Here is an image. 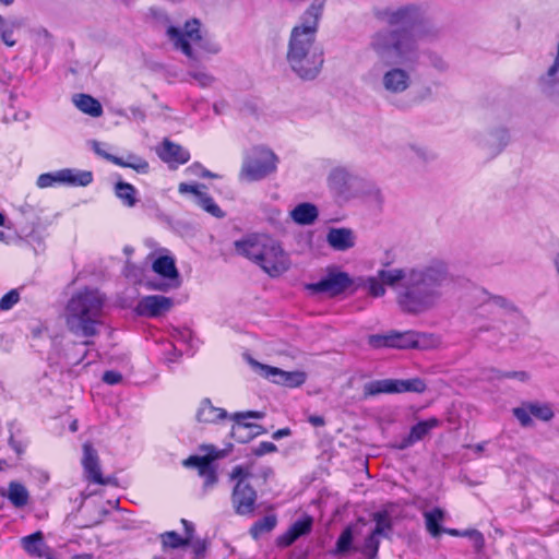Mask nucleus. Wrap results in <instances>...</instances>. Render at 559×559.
I'll return each instance as SVG.
<instances>
[{
  "instance_id": "aec40b11",
  "label": "nucleus",
  "mask_w": 559,
  "mask_h": 559,
  "mask_svg": "<svg viewBox=\"0 0 559 559\" xmlns=\"http://www.w3.org/2000/svg\"><path fill=\"white\" fill-rule=\"evenodd\" d=\"M24 26L21 17L0 15V39L7 47H14L17 44L19 35Z\"/></svg>"
},
{
  "instance_id": "ddd939ff",
  "label": "nucleus",
  "mask_w": 559,
  "mask_h": 559,
  "mask_svg": "<svg viewBox=\"0 0 559 559\" xmlns=\"http://www.w3.org/2000/svg\"><path fill=\"white\" fill-rule=\"evenodd\" d=\"M426 390L425 382L419 378L413 379H384L366 383L364 386L365 396H372L380 393H423Z\"/></svg>"
},
{
  "instance_id": "338daca9",
  "label": "nucleus",
  "mask_w": 559,
  "mask_h": 559,
  "mask_svg": "<svg viewBox=\"0 0 559 559\" xmlns=\"http://www.w3.org/2000/svg\"><path fill=\"white\" fill-rule=\"evenodd\" d=\"M202 177L216 178V177H217V175L212 174V173H211V171H209V170H202Z\"/></svg>"
},
{
  "instance_id": "a18cd8bd",
  "label": "nucleus",
  "mask_w": 559,
  "mask_h": 559,
  "mask_svg": "<svg viewBox=\"0 0 559 559\" xmlns=\"http://www.w3.org/2000/svg\"><path fill=\"white\" fill-rule=\"evenodd\" d=\"M461 536H466V537L471 538L473 540L476 549H480L484 546V536L481 533H479L476 530H469V531L462 532Z\"/></svg>"
},
{
  "instance_id": "7c9ffc66",
  "label": "nucleus",
  "mask_w": 559,
  "mask_h": 559,
  "mask_svg": "<svg viewBox=\"0 0 559 559\" xmlns=\"http://www.w3.org/2000/svg\"><path fill=\"white\" fill-rule=\"evenodd\" d=\"M155 273L168 280H177L179 276L175 259L170 255H159L152 264Z\"/></svg>"
},
{
  "instance_id": "bb28decb",
  "label": "nucleus",
  "mask_w": 559,
  "mask_h": 559,
  "mask_svg": "<svg viewBox=\"0 0 559 559\" xmlns=\"http://www.w3.org/2000/svg\"><path fill=\"white\" fill-rule=\"evenodd\" d=\"M510 142L509 131L504 128H499L490 131L485 139V147L489 154L497 155L501 153Z\"/></svg>"
},
{
  "instance_id": "2eb2a0df",
  "label": "nucleus",
  "mask_w": 559,
  "mask_h": 559,
  "mask_svg": "<svg viewBox=\"0 0 559 559\" xmlns=\"http://www.w3.org/2000/svg\"><path fill=\"white\" fill-rule=\"evenodd\" d=\"M264 416L261 412H243L235 413L230 418L235 421L231 426V437L238 442H247L253 437L262 432V427L254 424L245 423L246 419L255 418L260 419Z\"/></svg>"
},
{
  "instance_id": "79ce46f5",
  "label": "nucleus",
  "mask_w": 559,
  "mask_h": 559,
  "mask_svg": "<svg viewBox=\"0 0 559 559\" xmlns=\"http://www.w3.org/2000/svg\"><path fill=\"white\" fill-rule=\"evenodd\" d=\"M19 300H20L19 292L15 289H12L0 299V309L1 310H10L19 302Z\"/></svg>"
},
{
  "instance_id": "412c9836",
  "label": "nucleus",
  "mask_w": 559,
  "mask_h": 559,
  "mask_svg": "<svg viewBox=\"0 0 559 559\" xmlns=\"http://www.w3.org/2000/svg\"><path fill=\"white\" fill-rule=\"evenodd\" d=\"M199 186L180 183L179 192L180 193H192L195 197V203L205 210L207 213L215 217H223L224 213L219 209V206L214 202V200L205 192L199 189Z\"/></svg>"
},
{
  "instance_id": "72a5a7b5",
  "label": "nucleus",
  "mask_w": 559,
  "mask_h": 559,
  "mask_svg": "<svg viewBox=\"0 0 559 559\" xmlns=\"http://www.w3.org/2000/svg\"><path fill=\"white\" fill-rule=\"evenodd\" d=\"M22 547L24 550L33 557H43L45 555V543L41 532H35L21 539Z\"/></svg>"
},
{
  "instance_id": "a211bd4d",
  "label": "nucleus",
  "mask_w": 559,
  "mask_h": 559,
  "mask_svg": "<svg viewBox=\"0 0 559 559\" xmlns=\"http://www.w3.org/2000/svg\"><path fill=\"white\" fill-rule=\"evenodd\" d=\"M82 465L84 468L85 477L90 481L100 485L106 484L100 472L97 451L88 442L83 444Z\"/></svg>"
},
{
  "instance_id": "5701e85b",
  "label": "nucleus",
  "mask_w": 559,
  "mask_h": 559,
  "mask_svg": "<svg viewBox=\"0 0 559 559\" xmlns=\"http://www.w3.org/2000/svg\"><path fill=\"white\" fill-rule=\"evenodd\" d=\"M228 417V413L221 407H215L210 399H203L197 409L195 418L199 423L216 424Z\"/></svg>"
},
{
  "instance_id": "e433bc0d",
  "label": "nucleus",
  "mask_w": 559,
  "mask_h": 559,
  "mask_svg": "<svg viewBox=\"0 0 559 559\" xmlns=\"http://www.w3.org/2000/svg\"><path fill=\"white\" fill-rule=\"evenodd\" d=\"M380 545V536L374 533L367 531V536L364 540V544L359 548V551L365 555L369 559H374L378 554Z\"/></svg>"
},
{
  "instance_id": "dca6fc26",
  "label": "nucleus",
  "mask_w": 559,
  "mask_h": 559,
  "mask_svg": "<svg viewBox=\"0 0 559 559\" xmlns=\"http://www.w3.org/2000/svg\"><path fill=\"white\" fill-rule=\"evenodd\" d=\"M352 280L345 272H330L317 283L308 285L313 293H324L329 296H336L347 289Z\"/></svg>"
},
{
  "instance_id": "8fccbe9b",
  "label": "nucleus",
  "mask_w": 559,
  "mask_h": 559,
  "mask_svg": "<svg viewBox=\"0 0 559 559\" xmlns=\"http://www.w3.org/2000/svg\"><path fill=\"white\" fill-rule=\"evenodd\" d=\"M513 414L523 426H528L532 423L531 409L527 411L525 408H514Z\"/></svg>"
},
{
  "instance_id": "c85d7f7f",
  "label": "nucleus",
  "mask_w": 559,
  "mask_h": 559,
  "mask_svg": "<svg viewBox=\"0 0 559 559\" xmlns=\"http://www.w3.org/2000/svg\"><path fill=\"white\" fill-rule=\"evenodd\" d=\"M0 495L7 497L15 508H23L29 499V493L25 486L17 481H11L7 491L2 490Z\"/></svg>"
},
{
  "instance_id": "39448f33",
  "label": "nucleus",
  "mask_w": 559,
  "mask_h": 559,
  "mask_svg": "<svg viewBox=\"0 0 559 559\" xmlns=\"http://www.w3.org/2000/svg\"><path fill=\"white\" fill-rule=\"evenodd\" d=\"M166 37L173 49L187 57L191 64L199 63L206 56L218 55L222 45L217 38L209 34L198 19H189L182 25H170Z\"/></svg>"
},
{
  "instance_id": "4d7b16f0",
  "label": "nucleus",
  "mask_w": 559,
  "mask_h": 559,
  "mask_svg": "<svg viewBox=\"0 0 559 559\" xmlns=\"http://www.w3.org/2000/svg\"><path fill=\"white\" fill-rule=\"evenodd\" d=\"M175 338L177 341H183V342H187L188 340L191 338V332L189 330H185V331H177V335L175 336Z\"/></svg>"
},
{
  "instance_id": "f257e3e1",
  "label": "nucleus",
  "mask_w": 559,
  "mask_h": 559,
  "mask_svg": "<svg viewBox=\"0 0 559 559\" xmlns=\"http://www.w3.org/2000/svg\"><path fill=\"white\" fill-rule=\"evenodd\" d=\"M374 15L390 27L376 31L368 47L382 67L378 90L392 100L405 95L414 84L421 52L413 29L427 26L429 16L421 5L414 3L378 9Z\"/></svg>"
},
{
  "instance_id": "473e14b6",
  "label": "nucleus",
  "mask_w": 559,
  "mask_h": 559,
  "mask_svg": "<svg viewBox=\"0 0 559 559\" xmlns=\"http://www.w3.org/2000/svg\"><path fill=\"white\" fill-rule=\"evenodd\" d=\"M108 160L120 167L132 168L139 174H146L150 168L148 163L135 154H128L126 158L108 156Z\"/></svg>"
},
{
  "instance_id": "1a4fd4ad",
  "label": "nucleus",
  "mask_w": 559,
  "mask_h": 559,
  "mask_svg": "<svg viewBox=\"0 0 559 559\" xmlns=\"http://www.w3.org/2000/svg\"><path fill=\"white\" fill-rule=\"evenodd\" d=\"M278 157L265 146H257L245 159L240 176L248 181H258L277 169Z\"/></svg>"
},
{
  "instance_id": "c03bdc74",
  "label": "nucleus",
  "mask_w": 559,
  "mask_h": 559,
  "mask_svg": "<svg viewBox=\"0 0 559 559\" xmlns=\"http://www.w3.org/2000/svg\"><path fill=\"white\" fill-rule=\"evenodd\" d=\"M429 64L439 72L448 70L449 66L447 61L438 53L431 52L428 55Z\"/></svg>"
},
{
  "instance_id": "ea45409f",
  "label": "nucleus",
  "mask_w": 559,
  "mask_h": 559,
  "mask_svg": "<svg viewBox=\"0 0 559 559\" xmlns=\"http://www.w3.org/2000/svg\"><path fill=\"white\" fill-rule=\"evenodd\" d=\"M160 539L164 549H176L188 544L187 539H183L181 536H179V534H177L174 531L162 534Z\"/></svg>"
},
{
  "instance_id": "a19ab883",
  "label": "nucleus",
  "mask_w": 559,
  "mask_h": 559,
  "mask_svg": "<svg viewBox=\"0 0 559 559\" xmlns=\"http://www.w3.org/2000/svg\"><path fill=\"white\" fill-rule=\"evenodd\" d=\"M189 75L195 80L200 86L207 87L213 84L214 78L204 70L197 69L190 70Z\"/></svg>"
},
{
  "instance_id": "864d4df0",
  "label": "nucleus",
  "mask_w": 559,
  "mask_h": 559,
  "mask_svg": "<svg viewBox=\"0 0 559 559\" xmlns=\"http://www.w3.org/2000/svg\"><path fill=\"white\" fill-rule=\"evenodd\" d=\"M131 117L134 120L143 122L145 120V112L140 107L130 108Z\"/></svg>"
},
{
  "instance_id": "7ed1b4c3",
  "label": "nucleus",
  "mask_w": 559,
  "mask_h": 559,
  "mask_svg": "<svg viewBox=\"0 0 559 559\" xmlns=\"http://www.w3.org/2000/svg\"><path fill=\"white\" fill-rule=\"evenodd\" d=\"M325 0H312L289 35L286 61L292 71L302 80H313L323 66V55L316 45L319 21Z\"/></svg>"
},
{
  "instance_id": "c756f323",
  "label": "nucleus",
  "mask_w": 559,
  "mask_h": 559,
  "mask_svg": "<svg viewBox=\"0 0 559 559\" xmlns=\"http://www.w3.org/2000/svg\"><path fill=\"white\" fill-rule=\"evenodd\" d=\"M310 519L295 522L285 534L278 537V545L282 547H287L292 545L297 538L307 534L310 531Z\"/></svg>"
},
{
  "instance_id": "e2e57ef3",
  "label": "nucleus",
  "mask_w": 559,
  "mask_h": 559,
  "mask_svg": "<svg viewBox=\"0 0 559 559\" xmlns=\"http://www.w3.org/2000/svg\"><path fill=\"white\" fill-rule=\"evenodd\" d=\"M442 533L449 534L451 536H461L462 535V532H460L455 528H443Z\"/></svg>"
},
{
  "instance_id": "f03ea898",
  "label": "nucleus",
  "mask_w": 559,
  "mask_h": 559,
  "mask_svg": "<svg viewBox=\"0 0 559 559\" xmlns=\"http://www.w3.org/2000/svg\"><path fill=\"white\" fill-rule=\"evenodd\" d=\"M448 282V269L441 261L405 269H381L368 277L365 287L373 297L385 294V285L396 288V304L408 314H420L432 309L441 297V287Z\"/></svg>"
},
{
  "instance_id": "774afa93",
  "label": "nucleus",
  "mask_w": 559,
  "mask_h": 559,
  "mask_svg": "<svg viewBox=\"0 0 559 559\" xmlns=\"http://www.w3.org/2000/svg\"><path fill=\"white\" fill-rule=\"evenodd\" d=\"M492 302H493L495 305H499V306H501V305H502V302H503V300H502L501 298L496 297V298H493V299H492Z\"/></svg>"
},
{
  "instance_id": "f8f14e48",
  "label": "nucleus",
  "mask_w": 559,
  "mask_h": 559,
  "mask_svg": "<svg viewBox=\"0 0 559 559\" xmlns=\"http://www.w3.org/2000/svg\"><path fill=\"white\" fill-rule=\"evenodd\" d=\"M245 359L254 372L276 384L298 388L304 384L307 379L306 373L302 371H285L277 367L261 364L249 355H245Z\"/></svg>"
},
{
  "instance_id": "37998d69",
  "label": "nucleus",
  "mask_w": 559,
  "mask_h": 559,
  "mask_svg": "<svg viewBox=\"0 0 559 559\" xmlns=\"http://www.w3.org/2000/svg\"><path fill=\"white\" fill-rule=\"evenodd\" d=\"M530 408H531L532 415H534L535 417H538L543 420H548L554 416L552 411L547 405L533 404L530 406Z\"/></svg>"
},
{
  "instance_id": "f3484780",
  "label": "nucleus",
  "mask_w": 559,
  "mask_h": 559,
  "mask_svg": "<svg viewBox=\"0 0 559 559\" xmlns=\"http://www.w3.org/2000/svg\"><path fill=\"white\" fill-rule=\"evenodd\" d=\"M174 306L171 298L162 295H152L141 298L135 307L139 316L156 318L168 312Z\"/></svg>"
},
{
  "instance_id": "2f4dec72",
  "label": "nucleus",
  "mask_w": 559,
  "mask_h": 559,
  "mask_svg": "<svg viewBox=\"0 0 559 559\" xmlns=\"http://www.w3.org/2000/svg\"><path fill=\"white\" fill-rule=\"evenodd\" d=\"M73 104L84 114L92 117H100L103 108L100 103L87 94H76L72 98Z\"/></svg>"
},
{
  "instance_id": "13d9d810",
  "label": "nucleus",
  "mask_w": 559,
  "mask_h": 559,
  "mask_svg": "<svg viewBox=\"0 0 559 559\" xmlns=\"http://www.w3.org/2000/svg\"><path fill=\"white\" fill-rule=\"evenodd\" d=\"M10 445L14 449V451L17 454H22L24 451V448L20 442H16L12 437L10 438Z\"/></svg>"
},
{
  "instance_id": "423d86ee",
  "label": "nucleus",
  "mask_w": 559,
  "mask_h": 559,
  "mask_svg": "<svg viewBox=\"0 0 559 559\" xmlns=\"http://www.w3.org/2000/svg\"><path fill=\"white\" fill-rule=\"evenodd\" d=\"M104 298L97 289H82L72 295L64 309L68 330L75 336L92 337L97 334Z\"/></svg>"
},
{
  "instance_id": "20e7f679",
  "label": "nucleus",
  "mask_w": 559,
  "mask_h": 559,
  "mask_svg": "<svg viewBox=\"0 0 559 559\" xmlns=\"http://www.w3.org/2000/svg\"><path fill=\"white\" fill-rule=\"evenodd\" d=\"M236 252L258 265L271 277H277L290 266L282 243L267 234H249L234 242Z\"/></svg>"
},
{
  "instance_id": "9b49d317",
  "label": "nucleus",
  "mask_w": 559,
  "mask_h": 559,
  "mask_svg": "<svg viewBox=\"0 0 559 559\" xmlns=\"http://www.w3.org/2000/svg\"><path fill=\"white\" fill-rule=\"evenodd\" d=\"M202 455H192L185 460L183 465L198 469L199 475L204 479L203 489L207 491L217 483L216 466L213 462L225 457L228 454L227 449L218 450L212 444H204L200 448Z\"/></svg>"
},
{
  "instance_id": "0eeeda50",
  "label": "nucleus",
  "mask_w": 559,
  "mask_h": 559,
  "mask_svg": "<svg viewBox=\"0 0 559 559\" xmlns=\"http://www.w3.org/2000/svg\"><path fill=\"white\" fill-rule=\"evenodd\" d=\"M326 185L329 190L341 198L342 200H349L357 197L360 192H366L377 202L382 201L380 190L372 185H365L359 178L353 175L346 167L335 165L331 167L326 176Z\"/></svg>"
},
{
  "instance_id": "5fc2aeb1",
  "label": "nucleus",
  "mask_w": 559,
  "mask_h": 559,
  "mask_svg": "<svg viewBox=\"0 0 559 559\" xmlns=\"http://www.w3.org/2000/svg\"><path fill=\"white\" fill-rule=\"evenodd\" d=\"M92 146H93L94 152H95L97 155H99V156L104 157V158H105V159H107V160H108V156H112L111 154H109V153L105 152V151L102 148V143H99V142H97V141H93Z\"/></svg>"
},
{
  "instance_id": "9d476101",
  "label": "nucleus",
  "mask_w": 559,
  "mask_h": 559,
  "mask_svg": "<svg viewBox=\"0 0 559 559\" xmlns=\"http://www.w3.org/2000/svg\"><path fill=\"white\" fill-rule=\"evenodd\" d=\"M369 344L372 345L373 347L427 349L436 344V340L432 335H428L425 333H416L413 331H393L385 335H371L369 337Z\"/></svg>"
},
{
  "instance_id": "052dcab7",
  "label": "nucleus",
  "mask_w": 559,
  "mask_h": 559,
  "mask_svg": "<svg viewBox=\"0 0 559 559\" xmlns=\"http://www.w3.org/2000/svg\"><path fill=\"white\" fill-rule=\"evenodd\" d=\"M185 528H186V532H187V540L189 542V539L191 538V532H192V524L190 522H188L187 520L182 519L181 520Z\"/></svg>"
},
{
  "instance_id": "393cba45",
  "label": "nucleus",
  "mask_w": 559,
  "mask_h": 559,
  "mask_svg": "<svg viewBox=\"0 0 559 559\" xmlns=\"http://www.w3.org/2000/svg\"><path fill=\"white\" fill-rule=\"evenodd\" d=\"M290 218L298 225H311L318 216V207L309 202L299 203L289 212Z\"/></svg>"
},
{
  "instance_id": "4be33fe9",
  "label": "nucleus",
  "mask_w": 559,
  "mask_h": 559,
  "mask_svg": "<svg viewBox=\"0 0 559 559\" xmlns=\"http://www.w3.org/2000/svg\"><path fill=\"white\" fill-rule=\"evenodd\" d=\"M439 425L440 421L437 418H429L427 420L419 421L412 427L408 436L402 439L399 449H406L423 440L432 429L437 428Z\"/></svg>"
},
{
  "instance_id": "69168bd1",
  "label": "nucleus",
  "mask_w": 559,
  "mask_h": 559,
  "mask_svg": "<svg viewBox=\"0 0 559 559\" xmlns=\"http://www.w3.org/2000/svg\"><path fill=\"white\" fill-rule=\"evenodd\" d=\"M152 287L154 289H158V290H167L168 289V285H166V284L152 285Z\"/></svg>"
},
{
  "instance_id": "603ef678",
  "label": "nucleus",
  "mask_w": 559,
  "mask_h": 559,
  "mask_svg": "<svg viewBox=\"0 0 559 559\" xmlns=\"http://www.w3.org/2000/svg\"><path fill=\"white\" fill-rule=\"evenodd\" d=\"M411 148L414 151V153L421 159H429L431 157L430 152L426 147L421 146H411Z\"/></svg>"
},
{
  "instance_id": "4468645a",
  "label": "nucleus",
  "mask_w": 559,
  "mask_h": 559,
  "mask_svg": "<svg viewBox=\"0 0 559 559\" xmlns=\"http://www.w3.org/2000/svg\"><path fill=\"white\" fill-rule=\"evenodd\" d=\"M93 180L91 171L73 170L70 168L60 169L53 173H46L39 175L36 185L40 189H46L55 186H76L85 187Z\"/></svg>"
},
{
  "instance_id": "6e6552de",
  "label": "nucleus",
  "mask_w": 559,
  "mask_h": 559,
  "mask_svg": "<svg viewBox=\"0 0 559 559\" xmlns=\"http://www.w3.org/2000/svg\"><path fill=\"white\" fill-rule=\"evenodd\" d=\"M251 471L247 466L237 465L230 473V479L235 481L231 492V503L237 514H252L257 501V491L249 484Z\"/></svg>"
},
{
  "instance_id": "cd10ccee",
  "label": "nucleus",
  "mask_w": 559,
  "mask_h": 559,
  "mask_svg": "<svg viewBox=\"0 0 559 559\" xmlns=\"http://www.w3.org/2000/svg\"><path fill=\"white\" fill-rule=\"evenodd\" d=\"M366 526L367 523L362 520H359L354 526L345 528L336 542L335 554H347L352 549L354 535L362 534Z\"/></svg>"
},
{
  "instance_id": "680f3d73",
  "label": "nucleus",
  "mask_w": 559,
  "mask_h": 559,
  "mask_svg": "<svg viewBox=\"0 0 559 559\" xmlns=\"http://www.w3.org/2000/svg\"><path fill=\"white\" fill-rule=\"evenodd\" d=\"M37 35L40 37V38H44L46 40H49L50 39V33L46 29V28H40L37 31Z\"/></svg>"
},
{
  "instance_id": "6e6d98bb",
  "label": "nucleus",
  "mask_w": 559,
  "mask_h": 559,
  "mask_svg": "<svg viewBox=\"0 0 559 559\" xmlns=\"http://www.w3.org/2000/svg\"><path fill=\"white\" fill-rule=\"evenodd\" d=\"M308 421L314 427H322L325 424V420L322 416L312 415L308 418Z\"/></svg>"
},
{
  "instance_id": "6ab92c4d",
  "label": "nucleus",
  "mask_w": 559,
  "mask_h": 559,
  "mask_svg": "<svg viewBox=\"0 0 559 559\" xmlns=\"http://www.w3.org/2000/svg\"><path fill=\"white\" fill-rule=\"evenodd\" d=\"M328 245L335 251H347L356 245V234L346 227H332L326 234Z\"/></svg>"
},
{
  "instance_id": "58836bf2",
  "label": "nucleus",
  "mask_w": 559,
  "mask_h": 559,
  "mask_svg": "<svg viewBox=\"0 0 559 559\" xmlns=\"http://www.w3.org/2000/svg\"><path fill=\"white\" fill-rule=\"evenodd\" d=\"M491 374H489L487 378L489 380H496V379H514L520 382H526L530 380V374L526 371L520 370V371H506L502 372L500 370L492 369Z\"/></svg>"
},
{
  "instance_id": "de8ad7c7",
  "label": "nucleus",
  "mask_w": 559,
  "mask_h": 559,
  "mask_svg": "<svg viewBox=\"0 0 559 559\" xmlns=\"http://www.w3.org/2000/svg\"><path fill=\"white\" fill-rule=\"evenodd\" d=\"M461 536H466V537L471 538L473 540L476 549H480L484 546V536L481 533H479L476 530H469V531L462 532Z\"/></svg>"
},
{
  "instance_id": "f704fd0d",
  "label": "nucleus",
  "mask_w": 559,
  "mask_h": 559,
  "mask_svg": "<svg viewBox=\"0 0 559 559\" xmlns=\"http://www.w3.org/2000/svg\"><path fill=\"white\" fill-rule=\"evenodd\" d=\"M371 518L374 522V527H370L368 530L380 537H386L392 531L390 512L388 510H381L372 513Z\"/></svg>"
},
{
  "instance_id": "4c0bfd02",
  "label": "nucleus",
  "mask_w": 559,
  "mask_h": 559,
  "mask_svg": "<svg viewBox=\"0 0 559 559\" xmlns=\"http://www.w3.org/2000/svg\"><path fill=\"white\" fill-rule=\"evenodd\" d=\"M276 525V518L273 515L264 516L262 520L255 522L250 533L254 539H258L259 536L263 533L271 532Z\"/></svg>"
},
{
  "instance_id": "bf43d9fd",
  "label": "nucleus",
  "mask_w": 559,
  "mask_h": 559,
  "mask_svg": "<svg viewBox=\"0 0 559 559\" xmlns=\"http://www.w3.org/2000/svg\"><path fill=\"white\" fill-rule=\"evenodd\" d=\"M289 433H290V431L288 428L280 429L273 433V438L277 440L280 438L288 436Z\"/></svg>"
},
{
  "instance_id": "09e8293b",
  "label": "nucleus",
  "mask_w": 559,
  "mask_h": 559,
  "mask_svg": "<svg viewBox=\"0 0 559 559\" xmlns=\"http://www.w3.org/2000/svg\"><path fill=\"white\" fill-rule=\"evenodd\" d=\"M276 445L272 442H267V441H264V442H261L258 447H255L252 452L257 455V456H262L264 454H267V453H272V452H275L276 451Z\"/></svg>"
},
{
  "instance_id": "b1692460",
  "label": "nucleus",
  "mask_w": 559,
  "mask_h": 559,
  "mask_svg": "<svg viewBox=\"0 0 559 559\" xmlns=\"http://www.w3.org/2000/svg\"><path fill=\"white\" fill-rule=\"evenodd\" d=\"M158 155L166 163L185 164L190 159V154L186 148L169 140H164Z\"/></svg>"
},
{
  "instance_id": "3c124183",
  "label": "nucleus",
  "mask_w": 559,
  "mask_h": 559,
  "mask_svg": "<svg viewBox=\"0 0 559 559\" xmlns=\"http://www.w3.org/2000/svg\"><path fill=\"white\" fill-rule=\"evenodd\" d=\"M122 380V376L117 371H106L103 374V381L107 384L114 385L120 383Z\"/></svg>"
},
{
  "instance_id": "c9c22d12",
  "label": "nucleus",
  "mask_w": 559,
  "mask_h": 559,
  "mask_svg": "<svg viewBox=\"0 0 559 559\" xmlns=\"http://www.w3.org/2000/svg\"><path fill=\"white\" fill-rule=\"evenodd\" d=\"M116 197L128 207H133L136 202V190L128 182L119 181L115 187Z\"/></svg>"
},
{
  "instance_id": "a878e982",
  "label": "nucleus",
  "mask_w": 559,
  "mask_h": 559,
  "mask_svg": "<svg viewBox=\"0 0 559 559\" xmlns=\"http://www.w3.org/2000/svg\"><path fill=\"white\" fill-rule=\"evenodd\" d=\"M423 516L427 532L435 538L439 537L443 532L441 524L445 520L447 512L437 507L430 510H425L423 512Z\"/></svg>"
},
{
  "instance_id": "0e129e2a",
  "label": "nucleus",
  "mask_w": 559,
  "mask_h": 559,
  "mask_svg": "<svg viewBox=\"0 0 559 559\" xmlns=\"http://www.w3.org/2000/svg\"><path fill=\"white\" fill-rule=\"evenodd\" d=\"M431 95H432V90L430 87H425L421 99L429 98V97H431Z\"/></svg>"
},
{
  "instance_id": "49530a36",
  "label": "nucleus",
  "mask_w": 559,
  "mask_h": 559,
  "mask_svg": "<svg viewBox=\"0 0 559 559\" xmlns=\"http://www.w3.org/2000/svg\"><path fill=\"white\" fill-rule=\"evenodd\" d=\"M461 536H466V537L471 538L473 540L476 549H480L484 546V536L481 533H479L476 530H469V531L462 532Z\"/></svg>"
}]
</instances>
